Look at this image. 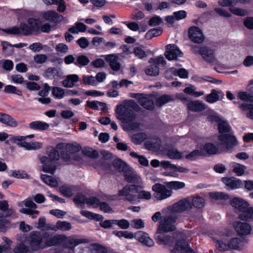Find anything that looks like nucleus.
Wrapping results in <instances>:
<instances>
[{
	"instance_id": "f257e3e1",
	"label": "nucleus",
	"mask_w": 253,
	"mask_h": 253,
	"mask_svg": "<svg viewBox=\"0 0 253 253\" xmlns=\"http://www.w3.org/2000/svg\"><path fill=\"white\" fill-rule=\"evenodd\" d=\"M117 118L126 123V130H138L141 125V108L134 100H126L124 104L117 106Z\"/></svg>"
},
{
	"instance_id": "f03ea898",
	"label": "nucleus",
	"mask_w": 253,
	"mask_h": 253,
	"mask_svg": "<svg viewBox=\"0 0 253 253\" xmlns=\"http://www.w3.org/2000/svg\"><path fill=\"white\" fill-rule=\"evenodd\" d=\"M168 232L156 231L155 238L159 245L169 248L171 253H194L185 240H175L173 235L168 234Z\"/></svg>"
},
{
	"instance_id": "7ed1b4c3",
	"label": "nucleus",
	"mask_w": 253,
	"mask_h": 253,
	"mask_svg": "<svg viewBox=\"0 0 253 253\" xmlns=\"http://www.w3.org/2000/svg\"><path fill=\"white\" fill-rule=\"evenodd\" d=\"M177 215L175 213L171 212L168 209L155 212L152 216V220L156 222L159 220L157 231L171 232L176 229L175 223Z\"/></svg>"
},
{
	"instance_id": "20e7f679",
	"label": "nucleus",
	"mask_w": 253,
	"mask_h": 253,
	"mask_svg": "<svg viewBox=\"0 0 253 253\" xmlns=\"http://www.w3.org/2000/svg\"><path fill=\"white\" fill-rule=\"evenodd\" d=\"M218 129L221 133L218 136L220 144L225 146L228 150L237 145V140L233 135L231 133L224 134L229 132L231 130V127L227 122L222 120L218 124Z\"/></svg>"
},
{
	"instance_id": "39448f33",
	"label": "nucleus",
	"mask_w": 253,
	"mask_h": 253,
	"mask_svg": "<svg viewBox=\"0 0 253 253\" xmlns=\"http://www.w3.org/2000/svg\"><path fill=\"white\" fill-rule=\"evenodd\" d=\"M56 149L61 150V158L66 162H69L72 158L71 155L79 152L81 149L80 144L77 142L71 143H60L57 144Z\"/></svg>"
},
{
	"instance_id": "423d86ee",
	"label": "nucleus",
	"mask_w": 253,
	"mask_h": 253,
	"mask_svg": "<svg viewBox=\"0 0 253 253\" xmlns=\"http://www.w3.org/2000/svg\"><path fill=\"white\" fill-rule=\"evenodd\" d=\"M141 186L133 185L130 187L126 186L119 191V196H125L129 202L135 204L137 199L142 198Z\"/></svg>"
},
{
	"instance_id": "0eeeda50",
	"label": "nucleus",
	"mask_w": 253,
	"mask_h": 253,
	"mask_svg": "<svg viewBox=\"0 0 253 253\" xmlns=\"http://www.w3.org/2000/svg\"><path fill=\"white\" fill-rule=\"evenodd\" d=\"M191 51L195 54H200L207 62L212 63L215 60L214 50L207 46L191 45Z\"/></svg>"
},
{
	"instance_id": "6e6552de",
	"label": "nucleus",
	"mask_w": 253,
	"mask_h": 253,
	"mask_svg": "<svg viewBox=\"0 0 253 253\" xmlns=\"http://www.w3.org/2000/svg\"><path fill=\"white\" fill-rule=\"evenodd\" d=\"M169 189L166 185L159 183L155 184L152 187L153 190L155 192V197L158 200L167 199L171 195L172 191Z\"/></svg>"
},
{
	"instance_id": "1a4fd4ad",
	"label": "nucleus",
	"mask_w": 253,
	"mask_h": 253,
	"mask_svg": "<svg viewBox=\"0 0 253 253\" xmlns=\"http://www.w3.org/2000/svg\"><path fill=\"white\" fill-rule=\"evenodd\" d=\"M30 246L32 250L36 251L45 248L42 236L39 232H32L30 235Z\"/></svg>"
},
{
	"instance_id": "9d476101",
	"label": "nucleus",
	"mask_w": 253,
	"mask_h": 253,
	"mask_svg": "<svg viewBox=\"0 0 253 253\" xmlns=\"http://www.w3.org/2000/svg\"><path fill=\"white\" fill-rule=\"evenodd\" d=\"M192 208L191 202L184 199L180 200L179 202L174 203L172 206L169 207L167 209L173 213L181 212L185 211L190 210Z\"/></svg>"
},
{
	"instance_id": "9b49d317",
	"label": "nucleus",
	"mask_w": 253,
	"mask_h": 253,
	"mask_svg": "<svg viewBox=\"0 0 253 253\" xmlns=\"http://www.w3.org/2000/svg\"><path fill=\"white\" fill-rule=\"evenodd\" d=\"M22 204L28 208L21 209L19 210L20 212L28 215L38 214L39 213V211L36 210L37 208V205L31 199H26L23 202L19 203L18 206L22 207Z\"/></svg>"
},
{
	"instance_id": "f8f14e48",
	"label": "nucleus",
	"mask_w": 253,
	"mask_h": 253,
	"mask_svg": "<svg viewBox=\"0 0 253 253\" xmlns=\"http://www.w3.org/2000/svg\"><path fill=\"white\" fill-rule=\"evenodd\" d=\"M189 39L195 43L200 44L203 42L205 37L202 31L198 27H190L188 30Z\"/></svg>"
},
{
	"instance_id": "ddd939ff",
	"label": "nucleus",
	"mask_w": 253,
	"mask_h": 253,
	"mask_svg": "<svg viewBox=\"0 0 253 253\" xmlns=\"http://www.w3.org/2000/svg\"><path fill=\"white\" fill-rule=\"evenodd\" d=\"M40 161L42 166V170L44 172L53 174L56 169V161L49 159L46 156L42 157Z\"/></svg>"
},
{
	"instance_id": "4468645a",
	"label": "nucleus",
	"mask_w": 253,
	"mask_h": 253,
	"mask_svg": "<svg viewBox=\"0 0 253 253\" xmlns=\"http://www.w3.org/2000/svg\"><path fill=\"white\" fill-rule=\"evenodd\" d=\"M166 51L164 55L169 60H177V57H182L183 53L178 48V47L173 44H169L166 46Z\"/></svg>"
},
{
	"instance_id": "2eb2a0df",
	"label": "nucleus",
	"mask_w": 253,
	"mask_h": 253,
	"mask_svg": "<svg viewBox=\"0 0 253 253\" xmlns=\"http://www.w3.org/2000/svg\"><path fill=\"white\" fill-rule=\"evenodd\" d=\"M221 181L225 185L226 189L228 190H235L243 186V183L241 180L233 177H222Z\"/></svg>"
},
{
	"instance_id": "dca6fc26",
	"label": "nucleus",
	"mask_w": 253,
	"mask_h": 253,
	"mask_svg": "<svg viewBox=\"0 0 253 253\" xmlns=\"http://www.w3.org/2000/svg\"><path fill=\"white\" fill-rule=\"evenodd\" d=\"M233 226L236 232L240 235H249L251 233L252 230V227L249 224L240 221L234 222Z\"/></svg>"
},
{
	"instance_id": "f3484780",
	"label": "nucleus",
	"mask_w": 253,
	"mask_h": 253,
	"mask_svg": "<svg viewBox=\"0 0 253 253\" xmlns=\"http://www.w3.org/2000/svg\"><path fill=\"white\" fill-rule=\"evenodd\" d=\"M61 242L63 243L65 248L73 249L80 244L85 243V240L75 238L72 236L67 237L64 235H62Z\"/></svg>"
},
{
	"instance_id": "a211bd4d",
	"label": "nucleus",
	"mask_w": 253,
	"mask_h": 253,
	"mask_svg": "<svg viewBox=\"0 0 253 253\" xmlns=\"http://www.w3.org/2000/svg\"><path fill=\"white\" fill-rule=\"evenodd\" d=\"M43 238L45 241V248L57 245L61 242L62 235H50L48 233L43 234Z\"/></svg>"
},
{
	"instance_id": "6ab92c4d",
	"label": "nucleus",
	"mask_w": 253,
	"mask_h": 253,
	"mask_svg": "<svg viewBox=\"0 0 253 253\" xmlns=\"http://www.w3.org/2000/svg\"><path fill=\"white\" fill-rule=\"evenodd\" d=\"M42 16L45 20L54 23H58L63 19V17L62 15L54 10H49L43 12Z\"/></svg>"
},
{
	"instance_id": "aec40b11",
	"label": "nucleus",
	"mask_w": 253,
	"mask_h": 253,
	"mask_svg": "<svg viewBox=\"0 0 253 253\" xmlns=\"http://www.w3.org/2000/svg\"><path fill=\"white\" fill-rule=\"evenodd\" d=\"M105 59L109 63L111 68L114 71H118L121 68V65L118 61V56L116 54L106 55Z\"/></svg>"
},
{
	"instance_id": "412c9836",
	"label": "nucleus",
	"mask_w": 253,
	"mask_h": 253,
	"mask_svg": "<svg viewBox=\"0 0 253 253\" xmlns=\"http://www.w3.org/2000/svg\"><path fill=\"white\" fill-rule=\"evenodd\" d=\"M144 145L146 149L152 151H157L160 148L161 141L157 137H152L147 139Z\"/></svg>"
},
{
	"instance_id": "4be33fe9",
	"label": "nucleus",
	"mask_w": 253,
	"mask_h": 253,
	"mask_svg": "<svg viewBox=\"0 0 253 253\" xmlns=\"http://www.w3.org/2000/svg\"><path fill=\"white\" fill-rule=\"evenodd\" d=\"M224 96V94L222 91L212 89L211 93L206 96L205 100L209 103H213L219 100L222 99Z\"/></svg>"
},
{
	"instance_id": "5701e85b",
	"label": "nucleus",
	"mask_w": 253,
	"mask_h": 253,
	"mask_svg": "<svg viewBox=\"0 0 253 253\" xmlns=\"http://www.w3.org/2000/svg\"><path fill=\"white\" fill-rule=\"evenodd\" d=\"M0 210L2 211L0 213V218L8 217L14 213L13 209L9 208L8 202L5 200L0 201Z\"/></svg>"
},
{
	"instance_id": "b1692460",
	"label": "nucleus",
	"mask_w": 253,
	"mask_h": 253,
	"mask_svg": "<svg viewBox=\"0 0 253 253\" xmlns=\"http://www.w3.org/2000/svg\"><path fill=\"white\" fill-rule=\"evenodd\" d=\"M231 205L239 211L245 210V208L249 206L248 203L243 199L240 198H234L231 200Z\"/></svg>"
},
{
	"instance_id": "393cba45",
	"label": "nucleus",
	"mask_w": 253,
	"mask_h": 253,
	"mask_svg": "<svg viewBox=\"0 0 253 253\" xmlns=\"http://www.w3.org/2000/svg\"><path fill=\"white\" fill-rule=\"evenodd\" d=\"M246 241L238 237L232 238L228 242L229 249L236 250H239L242 249L245 244Z\"/></svg>"
},
{
	"instance_id": "a878e982",
	"label": "nucleus",
	"mask_w": 253,
	"mask_h": 253,
	"mask_svg": "<svg viewBox=\"0 0 253 253\" xmlns=\"http://www.w3.org/2000/svg\"><path fill=\"white\" fill-rule=\"evenodd\" d=\"M79 80L78 75L76 74L68 75L66 77V79L62 81V85L65 87L71 88L75 85V84L77 83Z\"/></svg>"
},
{
	"instance_id": "bb28decb",
	"label": "nucleus",
	"mask_w": 253,
	"mask_h": 253,
	"mask_svg": "<svg viewBox=\"0 0 253 253\" xmlns=\"http://www.w3.org/2000/svg\"><path fill=\"white\" fill-rule=\"evenodd\" d=\"M49 127V124L39 121L32 122L29 124V127L33 130L42 131L47 130Z\"/></svg>"
},
{
	"instance_id": "cd10ccee",
	"label": "nucleus",
	"mask_w": 253,
	"mask_h": 253,
	"mask_svg": "<svg viewBox=\"0 0 253 253\" xmlns=\"http://www.w3.org/2000/svg\"><path fill=\"white\" fill-rule=\"evenodd\" d=\"M187 106L192 112L202 111L205 108L204 104L200 101H190Z\"/></svg>"
},
{
	"instance_id": "c85d7f7f",
	"label": "nucleus",
	"mask_w": 253,
	"mask_h": 253,
	"mask_svg": "<svg viewBox=\"0 0 253 253\" xmlns=\"http://www.w3.org/2000/svg\"><path fill=\"white\" fill-rule=\"evenodd\" d=\"M20 147H23L28 150H37L42 147V143L40 142H27L23 141L21 143H18Z\"/></svg>"
},
{
	"instance_id": "c756f323",
	"label": "nucleus",
	"mask_w": 253,
	"mask_h": 253,
	"mask_svg": "<svg viewBox=\"0 0 253 253\" xmlns=\"http://www.w3.org/2000/svg\"><path fill=\"white\" fill-rule=\"evenodd\" d=\"M0 122L12 127H16L18 125L17 122L13 117L6 114L3 113Z\"/></svg>"
},
{
	"instance_id": "7c9ffc66",
	"label": "nucleus",
	"mask_w": 253,
	"mask_h": 253,
	"mask_svg": "<svg viewBox=\"0 0 253 253\" xmlns=\"http://www.w3.org/2000/svg\"><path fill=\"white\" fill-rule=\"evenodd\" d=\"M86 105L93 109L101 110L104 111L108 109L105 103L98 101H87Z\"/></svg>"
},
{
	"instance_id": "2f4dec72",
	"label": "nucleus",
	"mask_w": 253,
	"mask_h": 253,
	"mask_svg": "<svg viewBox=\"0 0 253 253\" xmlns=\"http://www.w3.org/2000/svg\"><path fill=\"white\" fill-rule=\"evenodd\" d=\"M239 215V218L242 220H253V208L247 207L245 210L242 211Z\"/></svg>"
},
{
	"instance_id": "473e14b6",
	"label": "nucleus",
	"mask_w": 253,
	"mask_h": 253,
	"mask_svg": "<svg viewBox=\"0 0 253 253\" xmlns=\"http://www.w3.org/2000/svg\"><path fill=\"white\" fill-rule=\"evenodd\" d=\"M174 100V98L172 95L163 94L156 99L155 104L157 106L161 107Z\"/></svg>"
},
{
	"instance_id": "72a5a7b5",
	"label": "nucleus",
	"mask_w": 253,
	"mask_h": 253,
	"mask_svg": "<svg viewBox=\"0 0 253 253\" xmlns=\"http://www.w3.org/2000/svg\"><path fill=\"white\" fill-rule=\"evenodd\" d=\"M114 167L120 172H126L129 169V166L120 159H115L113 162Z\"/></svg>"
},
{
	"instance_id": "f704fd0d",
	"label": "nucleus",
	"mask_w": 253,
	"mask_h": 253,
	"mask_svg": "<svg viewBox=\"0 0 253 253\" xmlns=\"http://www.w3.org/2000/svg\"><path fill=\"white\" fill-rule=\"evenodd\" d=\"M183 153L179 151L175 148H171L168 150L167 155L169 159L179 160L182 158Z\"/></svg>"
},
{
	"instance_id": "c9c22d12",
	"label": "nucleus",
	"mask_w": 253,
	"mask_h": 253,
	"mask_svg": "<svg viewBox=\"0 0 253 253\" xmlns=\"http://www.w3.org/2000/svg\"><path fill=\"white\" fill-rule=\"evenodd\" d=\"M166 186L170 189V190H177L182 189L185 186V184L183 182L172 181L170 182H165Z\"/></svg>"
},
{
	"instance_id": "e433bc0d",
	"label": "nucleus",
	"mask_w": 253,
	"mask_h": 253,
	"mask_svg": "<svg viewBox=\"0 0 253 253\" xmlns=\"http://www.w3.org/2000/svg\"><path fill=\"white\" fill-rule=\"evenodd\" d=\"M151 65L148 66L145 70V73L150 76H156L159 73V67L152 61Z\"/></svg>"
},
{
	"instance_id": "4c0bfd02",
	"label": "nucleus",
	"mask_w": 253,
	"mask_h": 253,
	"mask_svg": "<svg viewBox=\"0 0 253 253\" xmlns=\"http://www.w3.org/2000/svg\"><path fill=\"white\" fill-rule=\"evenodd\" d=\"M125 179L128 182L135 183L137 182L139 178L138 177L136 173L130 169V168L128 170L125 172Z\"/></svg>"
},
{
	"instance_id": "58836bf2",
	"label": "nucleus",
	"mask_w": 253,
	"mask_h": 253,
	"mask_svg": "<svg viewBox=\"0 0 253 253\" xmlns=\"http://www.w3.org/2000/svg\"><path fill=\"white\" fill-rule=\"evenodd\" d=\"M41 178L42 181L47 185L53 187L57 186V181L51 176L42 174L41 175Z\"/></svg>"
},
{
	"instance_id": "ea45409f",
	"label": "nucleus",
	"mask_w": 253,
	"mask_h": 253,
	"mask_svg": "<svg viewBox=\"0 0 253 253\" xmlns=\"http://www.w3.org/2000/svg\"><path fill=\"white\" fill-rule=\"evenodd\" d=\"M43 76L47 78H56L59 76V72L55 67L47 69L43 73Z\"/></svg>"
},
{
	"instance_id": "a19ab883",
	"label": "nucleus",
	"mask_w": 253,
	"mask_h": 253,
	"mask_svg": "<svg viewBox=\"0 0 253 253\" xmlns=\"http://www.w3.org/2000/svg\"><path fill=\"white\" fill-rule=\"evenodd\" d=\"M231 167L232 168L233 171L238 176L242 175L246 169L245 166L236 163H232Z\"/></svg>"
},
{
	"instance_id": "79ce46f5",
	"label": "nucleus",
	"mask_w": 253,
	"mask_h": 253,
	"mask_svg": "<svg viewBox=\"0 0 253 253\" xmlns=\"http://www.w3.org/2000/svg\"><path fill=\"white\" fill-rule=\"evenodd\" d=\"M52 93L56 98L62 99L66 95V90L60 87L53 86L52 87Z\"/></svg>"
},
{
	"instance_id": "37998d69",
	"label": "nucleus",
	"mask_w": 253,
	"mask_h": 253,
	"mask_svg": "<svg viewBox=\"0 0 253 253\" xmlns=\"http://www.w3.org/2000/svg\"><path fill=\"white\" fill-rule=\"evenodd\" d=\"M210 197L215 200H227L229 198L228 194L222 192H213L209 194Z\"/></svg>"
},
{
	"instance_id": "c03bdc74",
	"label": "nucleus",
	"mask_w": 253,
	"mask_h": 253,
	"mask_svg": "<svg viewBox=\"0 0 253 253\" xmlns=\"http://www.w3.org/2000/svg\"><path fill=\"white\" fill-rule=\"evenodd\" d=\"M59 191L64 196L71 197L74 195V189L73 187L63 185L59 187Z\"/></svg>"
},
{
	"instance_id": "a18cd8bd",
	"label": "nucleus",
	"mask_w": 253,
	"mask_h": 253,
	"mask_svg": "<svg viewBox=\"0 0 253 253\" xmlns=\"http://www.w3.org/2000/svg\"><path fill=\"white\" fill-rule=\"evenodd\" d=\"M203 152L210 155L216 154L218 153V150L213 144L209 143L205 144L203 147Z\"/></svg>"
},
{
	"instance_id": "49530a36",
	"label": "nucleus",
	"mask_w": 253,
	"mask_h": 253,
	"mask_svg": "<svg viewBox=\"0 0 253 253\" xmlns=\"http://www.w3.org/2000/svg\"><path fill=\"white\" fill-rule=\"evenodd\" d=\"M57 230L69 231L72 228L71 223L66 221H58L56 222Z\"/></svg>"
},
{
	"instance_id": "de8ad7c7",
	"label": "nucleus",
	"mask_w": 253,
	"mask_h": 253,
	"mask_svg": "<svg viewBox=\"0 0 253 253\" xmlns=\"http://www.w3.org/2000/svg\"><path fill=\"white\" fill-rule=\"evenodd\" d=\"M1 46H2V51L5 55H11L14 50V45H11L9 42L2 41L1 42Z\"/></svg>"
},
{
	"instance_id": "09e8293b",
	"label": "nucleus",
	"mask_w": 253,
	"mask_h": 253,
	"mask_svg": "<svg viewBox=\"0 0 253 253\" xmlns=\"http://www.w3.org/2000/svg\"><path fill=\"white\" fill-rule=\"evenodd\" d=\"M47 154L48 156V158L49 159H51L52 160L57 161L59 160L60 158V155L59 154L57 150L53 148V147H48L47 150Z\"/></svg>"
},
{
	"instance_id": "8fccbe9b",
	"label": "nucleus",
	"mask_w": 253,
	"mask_h": 253,
	"mask_svg": "<svg viewBox=\"0 0 253 253\" xmlns=\"http://www.w3.org/2000/svg\"><path fill=\"white\" fill-rule=\"evenodd\" d=\"M16 30L18 32V34H22L24 35L31 34L32 31L31 28L26 24H21L19 28L16 27Z\"/></svg>"
},
{
	"instance_id": "3c124183",
	"label": "nucleus",
	"mask_w": 253,
	"mask_h": 253,
	"mask_svg": "<svg viewBox=\"0 0 253 253\" xmlns=\"http://www.w3.org/2000/svg\"><path fill=\"white\" fill-rule=\"evenodd\" d=\"M89 63L88 58L85 55H79L77 58L75 65L79 67L84 66Z\"/></svg>"
},
{
	"instance_id": "603ef678",
	"label": "nucleus",
	"mask_w": 253,
	"mask_h": 253,
	"mask_svg": "<svg viewBox=\"0 0 253 253\" xmlns=\"http://www.w3.org/2000/svg\"><path fill=\"white\" fill-rule=\"evenodd\" d=\"M205 155L203 150H195L185 156V158L190 161H194L199 156Z\"/></svg>"
},
{
	"instance_id": "864d4df0",
	"label": "nucleus",
	"mask_w": 253,
	"mask_h": 253,
	"mask_svg": "<svg viewBox=\"0 0 253 253\" xmlns=\"http://www.w3.org/2000/svg\"><path fill=\"white\" fill-rule=\"evenodd\" d=\"M214 242L215 246L219 251H225L229 249V245L225 244L223 241L212 238Z\"/></svg>"
},
{
	"instance_id": "5fc2aeb1",
	"label": "nucleus",
	"mask_w": 253,
	"mask_h": 253,
	"mask_svg": "<svg viewBox=\"0 0 253 253\" xmlns=\"http://www.w3.org/2000/svg\"><path fill=\"white\" fill-rule=\"evenodd\" d=\"M205 200L200 197H196L192 199L191 202L192 207L193 206L196 208L201 209L205 206Z\"/></svg>"
},
{
	"instance_id": "6e6d98bb",
	"label": "nucleus",
	"mask_w": 253,
	"mask_h": 253,
	"mask_svg": "<svg viewBox=\"0 0 253 253\" xmlns=\"http://www.w3.org/2000/svg\"><path fill=\"white\" fill-rule=\"evenodd\" d=\"M240 108L244 111H249L247 114L248 118L253 120V105L248 104L247 103H242L240 105Z\"/></svg>"
},
{
	"instance_id": "4d7b16f0",
	"label": "nucleus",
	"mask_w": 253,
	"mask_h": 253,
	"mask_svg": "<svg viewBox=\"0 0 253 253\" xmlns=\"http://www.w3.org/2000/svg\"><path fill=\"white\" fill-rule=\"evenodd\" d=\"M83 154L90 158L95 159L98 157V153L96 150H93L91 148H85L83 150Z\"/></svg>"
},
{
	"instance_id": "13d9d810",
	"label": "nucleus",
	"mask_w": 253,
	"mask_h": 253,
	"mask_svg": "<svg viewBox=\"0 0 253 253\" xmlns=\"http://www.w3.org/2000/svg\"><path fill=\"white\" fill-rule=\"evenodd\" d=\"M4 91L5 93L16 94L19 96L22 95L21 90L17 89L16 87L12 85H6L4 87Z\"/></svg>"
},
{
	"instance_id": "bf43d9fd",
	"label": "nucleus",
	"mask_w": 253,
	"mask_h": 253,
	"mask_svg": "<svg viewBox=\"0 0 253 253\" xmlns=\"http://www.w3.org/2000/svg\"><path fill=\"white\" fill-rule=\"evenodd\" d=\"M113 233L119 238L125 237L126 239H131L133 237V234L127 231H114Z\"/></svg>"
},
{
	"instance_id": "052dcab7",
	"label": "nucleus",
	"mask_w": 253,
	"mask_h": 253,
	"mask_svg": "<svg viewBox=\"0 0 253 253\" xmlns=\"http://www.w3.org/2000/svg\"><path fill=\"white\" fill-rule=\"evenodd\" d=\"M87 198L84 195L79 193L74 198L73 201L76 205H81L86 204Z\"/></svg>"
},
{
	"instance_id": "680f3d73",
	"label": "nucleus",
	"mask_w": 253,
	"mask_h": 253,
	"mask_svg": "<svg viewBox=\"0 0 253 253\" xmlns=\"http://www.w3.org/2000/svg\"><path fill=\"white\" fill-rule=\"evenodd\" d=\"M238 96L242 100L253 102V96L251 95L246 92H239L238 93Z\"/></svg>"
},
{
	"instance_id": "e2e57ef3",
	"label": "nucleus",
	"mask_w": 253,
	"mask_h": 253,
	"mask_svg": "<svg viewBox=\"0 0 253 253\" xmlns=\"http://www.w3.org/2000/svg\"><path fill=\"white\" fill-rule=\"evenodd\" d=\"M3 70L9 72L11 71L13 68V62L8 59L2 60Z\"/></svg>"
},
{
	"instance_id": "0e129e2a",
	"label": "nucleus",
	"mask_w": 253,
	"mask_h": 253,
	"mask_svg": "<svg viewBox=\"0 0 253 253\" xmlns=\"http://www.w3.org/2000/svg\"><path fill=\"white\" fill-rule=\"evenodd\" d=\"M229 10L232 13L240 16H244L248 14L246 10L240 8L230 7Z\"/></svg>"
},
{
	"instance_id": "69168bd1",
	"label": "nucleus",
	"mask_w": 253,
	"mask_h": 253,
	"mask_svg": "<svg viewBox=\"0 0 253 253\" xmlns=\"http://www.w3.org/2000/svg\"><path fill=\"white\" fill-rule=\"evenodd\" d=\"M10 227V222L6 219H0V232H5Z\"/></svg>"
},
{
	"instance_id": "338daca9",
	"label": "nucleus",
	"mask_w": 253,
	"mask_h": 253,
	"mask_svg": "<svg viewBox=\"0 0 253 253\" xmlns=\"http://www.w3.org/2000/svg\"><path fill=\"white\" fill-rule=\"evenodd\" d=\"M47 59V56L43 54H36L34 56V61L37 64H42L44 63Z\"/></svg>"
},
{
	"instance_id": "774afa93",
	"label": "nucleus",
	"mask_w": 253,
	"mask_h": 253,
	"mask_svg": "<svg viewBox=\"0 0 253 253\" xmlns=\"http://www.w3.org/2000/svg\"><path fill=\"white\" fill-rule=\"evenodd\" d=\"M16 253H29V247L23 244L17 246L15 249Z\"/></svg>"
}]
</instances>
